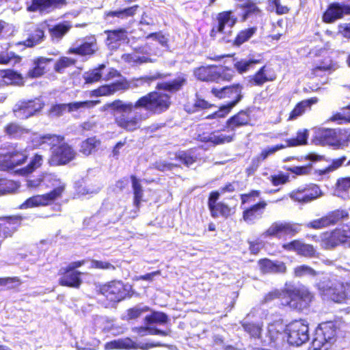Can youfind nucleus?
Segmentation results:
<instances>
[{
	"label": "nucleus",
	"instance_id": "f257e3e1",
	"mask_svg": "<svg viewBox=\"0 0 350 350\" xmlns=\"http://www.w3.org/2000/svg\"><path fill=\"white\" fill-rule=\"evenodd\" d=\"M187 84V76L179 73L171 81L159 82L154 91L139 97L135 103L115 99L107 103L105 107L109 109L113 117L114 123L127 131H134L139 127L142 116L129 115L138 109H144L152 114H161L167 111L172 104L170 94L180 91Z\"/></svg>",
	"mask_w": 350,
	"mask_h": 350
},
{
	"label": "nucleus",
	"instance_id": "f03ea898",
	"mask_svg": "<svg viewBox=\"0 0 350 350\" xmlns=\"http://www.w3.org/2000/svg\"><path fill=\"white\" fill-rule=\"evenodd\" d=\"M94 291L98 303L105 308H116L118 303L132 296L131 286L117 279L98 283Z\"/></svg>",
	"mask_w": 350,
	"mask_h": 350
},
{
	"label": "nucleus",
	"instance_id": "7ed1b4c3",
	"mask_svg": "<svg viewBox=\"0 0 350 350\" xmlns=\"http://www.w3.org/2000/svg\"><path fill=\"white\" fill-rule=\"evenodd\" d=\"M284 297L282 301L283 307L302 312L310 306L314 296V293L304 285L299 286L292 285L284 287Z\"/></svg>",
	"mask_w": 350,
	"mask_h": 350
},
{
	"label": "nucleus",
	"instance_id": "20e7f679",
	"mask_svg": "<svg viewBox=\"0 0 350 350\" xmlns=\"http://www.w3.org/2000/svg\"><path fill=\"white\" fill-rule=\"evenodd\" d=\"M29 159L28 151L17 144H5L0 146V170L8 171L25 164Z\"/></svg>",
	"mask_w": 350,
	"mask_h": 350
},
{
	"label": "nucleus",
	"instance_id": "39448f33",
	"mask_svg": "<svg viewBox=\"0 0 350 350\" xmlns=\"http://www.w3.org/2000/svg\"><path fill=\"white\" fill-rule=\"evenodd\" d=\"M193 75L198 80L201 81L219 83L232 81L235 76V72L229 66L211 64L195 68Z\"/></svg>",
	"mask_w": 350,
	"mask_h": 350
},
{
	"label": "nucleus",
	"instance_id": "423d86ee",
	"mask_svg": "<svg viewBox=\"0 0 350 350\" xmlns=\"http://www.w3.org/2000/svg\"><path fill=\"white\" fill-rule=\"evenodd\" d=\"M86 263L85 259L71 262L62 267L59 272V285L73 288H79L83 283V273L77 269Z\"/></svg>",
	"mask_w": 350,
	"mask_h": 350
},
{
	"label": "nucleus",
	"instance_id": "0eeeda50",
	"mask_svg": "<svg viewBox=\"0 0 350 350\" xmlns=\"http://www.w3.org/2000/svg\"><path fill=\"white\" fill-rule=\"evenodd\" d=\"M243 85L241 83H235L219 88H212L211 93L219 99H230L227 104L223 105V108L231 111L243 98Z\"/></svg>",
	"mask_w": 350,
	"mask_h": 350
},
{
	"label": "nucleus",
	"instance_id": "6e6552de",
	"mask_svg": "<svg viewBox=\"0 0 350 350\" xmlns=\"http://www.w3.org/2000/svg\"><path fill=\"white\" fill-rule=\"evenodd\" d=\"M65 189L66 185L61 183L47 193L37 194L29 197L20 205L19 208L21 209H27L51 205L57 199L62 197Z\"/></svg>",
	"mask_w": 350,
	"mask_h": 350
},
{
	"label": "nucleus",
	"instance_id": "1a4fd4ad",
	"mask_svg": "<svg viewBox=\"0 0 350 350\" xmlns=\"http://www.w3.org/2000/svg\"><path fill=\"white\" fill-rule=\"evenodd\" d=\"M301 231V225L290 221H274L262 234L264 238L293 237Z\"/></svg>",
	"mask_w": 350,
	"mask_h": 350
},
{
	"label": "nucleus",
	"instance_id": "9d476101",
	"mask_svg": "<svg viewBox=\"0 0 350 350\" xmlns=\"http://www.w3.org/2000/svg\"><path fill=\"white\" fill-rule=\"evenodd\" d=\"M337 339V327L332 321L321 323L315 330L312 346L314 350H321L327 343L333 344Z\"/></svg>",
	"mask_w": 350,
	"mask_h": 350
},
{
	"label": "nucleus",
	"instance_id": "9b49d317",
	"mask_svg": "<svg viewBox=\"0 0 350 350\" xmlns=\"http://www.w3.org/2000/svg\"><path fill=\"white\" fill-rule=\"evenodd\" d=\"M285 332L288 342L293 345L299 346L309 340L308 325L303 319L289 323L286 326Z\"/></svg>",
	"mask_w": 350,
	"mask_h": 350
},
{
	"label": "nucleus",
	"instance_id": "f8f14e48",
	"mask_svg": "<svg viewBox=\"0 0 350 350\" xmlns=\"http://www.w3.org/2000/svg\"><path fill=\"white\" fill-rule=\"evenodd\" d=\"M220 193L218 190L211 191L208 196L207 206L213 218L228 219L235 213V208L223 201H219Z\"/></svg>",
	"mask_w": 350,
	"mask_h": 350
},
{
	"label": "nucleus",
	"instance_id": "ddd939ff",
	"mask_svg": "<svg viewBox=\"0 0 350 350\" xmlns=\"http://www.w3.org/2000/svg\"><path fill=\"white\" fill-rule=\"evenodd\" d=\"M136 87H137V84L136 83L133 84L132 79L129 81L124 77L111 83L98 86L97 88L91 90L90 95L94 97L109 96L118 92H124L131 88Z\"/></svg>",
	"mask_w": 350,
	"mask_h": 350
},
{
	"label": "nucleus",
	"instance_id": "4468645a",
	"mask_svg": "<svg viewBox=\"0 0 350 350\" xmlns=\"http://www.w3.org/2000/svg\"><path fill=\"white\" fill-rule=\"evenodd\" d=\"M163 346H165L164 344L161 343L159 341L137 343L133 341L130 338H125L118 340H113L106 342L105 344V349L106 350L131 349L148 350L152 348Z\"/></svg>",
	"mask_w": 350,
	"mask_h": 350
},
{
	"label": "nucleus",
	"instance_id": "2eb2a0df",
	"mask_svg": "<svg viewBox=\"0 0 350 350\" xmlns=\"http://www.w3.org/2000/svg\"><path fill=\"white\" fill-rule=\"evenodd\" d=\"M254 109V107L252 106H247L243 109H240L226 120L224 127L221 131H224L226 129L228 131H234L239 128L251 125Z\"/></svg>",
	"mask_w": 350,
	"mask_h": 350
},
{
	"label": "nucleus",
	"instance_id": "dca6fc26",
	"mask_svg": "<svg viewBox=\"0 0 350 350\" xmlns=\"http://www.w3.org/2000/svg\"><path fill=\"white\" fill-rule=\"evenodd\" d=\"M100 103V100H83L76 101L69 103L53 104L48 110L49 116L60 117L64 114L66 111L69 113L77 111L79 109H90Z\"/></svg>",
	"mask_w": 350,
	"mask_h": 350
},
{
	"label": "nucleus",
	"instance_id": "f3484780",
	"mask_svg": "<svg viewBox=\"0 0 350 350\" xmlns=\"http://www.w3.org/2000/svg\"><path fill=\"white\" fill-rule=\"evenodd\" d=\"M322 195L323 192L319 185L310 183L291 191L290 198L295 202L304 204L310 202Z\"/></svg>",
	"mask_w": 350,
	"mask_h": 350
},
{
	"label": "nucleus",
	"instance_id": "a211bd4d",
	"mask_svg": "<svg viewBox=\"0 0 350 350\" xmlns=\"http://www.w3.org/2000/svg\"><path fill=\"white\" fill-rule=\"evenodd\" d=\"M75 157L76 152L72 146L63 143L53 148L49 162L51 165H64L72 161Z\"/></svg>",
	"mask_w": 350,
	"mask_h": 350
},
{
	"label": "nucleus",
	"instance_id": "6ab92c4d",
	"mask_svg": "<svg viewBox=\"0 0 350 350\" xmlns=\"http://www.w3.org/2000/svg\"><path fill=\"white\" fill-rule=\"evenodd\" d=\"M215 21L210 31V36L213 38L219 33L224 34L226 26L232 28L237 23L238 18L233 14L232 10H226L219 12Z\"/></svg>",
	"mask_w": 350,
	"mask_h": 350
},
{
	"label": "nucleus",
	"instance_id": "aec40b11",
	"mask_svg": "<svg viewBox=\"0 0 350 350\" xmlns=\"http://www.w3.org/2000/svg\"><path fill=\"white\" fill-rule=\"evenodd\" d=\"M345 15H350V3L332 2L327 5L322 14L321 18L323 23L330 24L342 19Z\"/></svg>",
	"mask_w": 350,
	"mask_h": 350
},
{
	"label": "nucleus",
	"instance_id": "412c9836",
	"mask_svg": "<svg viewBox=\"0 0 350 350\" xmlns=\"http://www.w3.org/2000/svg\"><path fill=\"white\" fill-rule=\"evenodd\" d=\"M284 250L295 252L297 255L306 258L317 257L318 253L316 248L312 244L305 243L301 239H293L282 245Z\"/></svg>",
	"mask_w": 350,
	"mask_h": 350
},
{
	"label": "nucleus",
	"instance_id": "4be33fe9",
	"mask_svg": "<svg viewBox=\"0 0 350 350\" xmlns=\"http://www.w3.org/2000/svg\"><path fill=\"white\" fill-rule=\"evenodd\" d=\"M67 5L66 0H31L27 3L26 10L29 12H50L60 9Z\"/></svg>",
	"mask_w": 350,
	"mask_h": 350
},
{
	"label": "nucleus",
	"instance_id": "5701e85b",
	"mask_svg": "<svg viewBox=\"0 0 350 350\" xmlns=\"http://www.w3.org/2000/svg\"><path fill=\"white\" fill-rule=\"evenodd\" d=\"M327 295L336 303L350 302V282H338L334 284L328 288Z\"/></svg>",
	"mask_w": 350,
	"mask_h": 350
},
{
	"label": "nucleus",
	"instance_id": "b1692460",
	"mask_svg": "<svg viewBox=\"0 0 350 350\" xmlns=\"http://www.w3.org/2000/svg\"><path fill=\"white\" fill-rule=\"evenodd\" d=\"M320 57L316 65L310 70L312 77H319L325 73H331L337 68L336 63L327 52L321 54Z\"/></svg>",
	"mask_w": 350,
	"mask_h": 350
},
{
	"label": "nucleus",
	"instance_id": "393cba45",
	"mask_svg": "<svg viewBox=\"0 0 350 350\" xmlns=\"http://www.w3.org/2000/svg\"><path fill=\"white\" fill-rule=\"evenodd\" d=\"M37 99L22 100L17 103L13 109L14 116L20 119H27L38 112L42 107L36 106Z\"/></svg>",
	"mask_w": 350,
	"mask_h": 350
},
{
	"label": "nucleus",
	"instance_id": "a878e982",
	"mask_svg": "<svg viewBox=\"0 0 350 350\" xmlns=\"http://www.w3.org/2000/svg\"><path fill=\"white\" fill-rule=\"evenodd\" d=\"M96 39L94 36H91L85 38L79 45L70 47L67 51V53L81 57L92 56L96 51Z\"/></svg>",
	"mask_w": 350,
	"mask_h": 350
},
{
	"label": "nucleus",
	"instance_id": "bb28decb",
	"mask_svg": "<svg viewBox=\"0 0 350 350\" xmlns=\"http://www.w3.org/2000/svg\"><path fill=\"white\" fill-rule=\"evenodd\" d=\"M277 78L275 73L267 72V66L263 65L253 75L247 77V84L251 87H262L267 82H272Z\"/></svg>",
	"mask_w": 350,
	"mask_h": 350
},
{
	"label": "nucleus",
	"instance_id": "cd10ccee",
	"mask_svg": "<svg viewBox=\"0 0 350 350\" xmlns=\"http://www.w3.org/2000/svg\"><path fill=\"white\" fill-rule=\"evenodd\" d=\"M219 132L220 131L203 132L202 133L198 135L197 139L200 142L210 144L213 146L230 143L233 141L234 138V134L223 135L220 134Z\"/></svg>",
	"mask_w": 350,
	"mask_h": 350
},
{
	"label": "nucleus",
	"instance_id": "c85d7f7f",
	"mask_svg": "<svg viewBox=\"0 0 350 350\" xmlns=\"http://www.w3.org/2000/svg\"><path fill=\"white\" fill-rule=\"evenodd\" d=\"M258 265L262 273H285L287 271L284 262L272 260L267 258L258 260Z\"/></svg>",
	"mask_w": 350,
	"mask_h": 350
},
{
	"label": "nucleus",
	"instance_id": "c756f323",
	"mask_svg": "<svg viewBox=\"0 0 350 350\" xmlns=\"http://www.w3.org/2000/svg\"><path fill=\"white\" fill-rule=\"evenodd\" d=\"M347 242V241L340 227L334 229L330 232H325L322 239V243L325 249H332Z\"/></svg>",
	"mask_w": 350,
	"mask_h": 350
},
{
	"label": "nucleus",
	"instance_id": "7c9ffc66",
	"mask_svg": "<svg viewBox=\"0 0 350 350\" xmlns=\"http://www.w3.org/2000/svg\"><path fill=\"white\" fill-rule=\"evenodd\" d=\"M267 206V203L265 200H260L245 208L242 214L243 219L247 223H254L255 219L261 217Z\"/></svg>",
	"mask_w": 350,
	"mask_h": 350
},
{
	"label": "nucleus",
	"instance_id": "2f4dec72",
	"mask_svg": "<svg viewBox=\"0 0 350 350\" xmlns=\"http://www.w3.org/2000/svg\"><path fill=\"white\" fill-rule=\"evenodd\" d=\"M53 61L52 58L39 56L33 59V66L26 74L27 79L39 78L46 72V64Z\"/></svg>",
	"mask_w": 350,
	"mask_h": 350
},
{
	"label": "nucleus",
	"instance_id": "473e14b6",
	"mask_svg": "<svg viewBox=\"0 0 350 350\" xmlns=\"http://www.w3.org/2000/svg\"><path fill=\"white\" fill-rule=\"evenodd\" d=\"M45 33L44 29L38 25L33 27L27 34L25 40L20 42L18 44L26 48H33L44 41Z\"/></svg>",
	"mask_w": 350,
	"mask_h": 350
},
{
	"label": "nucleus",
	"instance_id": "72a5a7b5",
	"mask_svg": "<svg viewBox=\"0 0 350 350\" xmlns=\"http://www.w3.org/2000/svg\"><path fill=\"white\" fill-rule=\"evenodd\" d=\"M318 101L319 98L317 97H311L298 102L289 113L287 120L291 121L296 119L299 116H301L306 111L310 110L312 105L317 103Z\"/></svg>",
	"mask_w": 350,
	"mask_h": 350
},
{
	"label": "nucleus",
	"instance_id": "f704fd0d",
	"mask_svg": "<svg viewBox=\"0 0 350 350\" xmlns=\"http://www.w3.org/2000/svg\"><path fill=\"white\" fill-rule=\"evenodd\" d=\"M239 2L237 8L243 10L241 14V21L245 22L252 15H260L262 10L257 6L254 0H237Z\"/></svg>",
	"mask_w": 350,
	"mask_h": 350
},
{
	"label": "nucleus",
	"instance_id": "c9c22d12",
	"mask_svg": "<svg viewBox=\"0 0 350 350\" xmlns=\"http://www.w3.org/2000/svg\"><path fill=\"white\" fill-rule=\"evenodd\" d=\"M104 33L107 35L106 43L111 48L116 47L120 42L127 39L128 32L126 28L107 29L105 30Z\"/></svg>",
	"mask_w": 350,
	"mask_h": 350
},
{
	"label": "nucleus",
	"instance_id": "e433bc0d",
	"mask_svg": "<svg viewBox=\"0 0 350 350\" xmlns=\"http://www.w3.org/2000/svg\"><path fill=\"white\" fill-rule=\"evenodd\" d=\"M314 140L321 145H334L338 142L336 133L332 129H319L315 132Z\"/></svg>",
	"mask_w": 350,
	"mask_h": 350
},
{
	"label": "nucleus",
	"instance_id": "4c0bfd02",
	"mask_svg": "<svg viewBox=\"0 0 350 350\" xmlns=\"http://www.w3.org/2000/svg\"><path fill=\"white\" fill-rule=\"evenodd\" d=\"M260 55L258 57H254V55H249L247 59H241L234 64V68L237 72L240 75L248 72L254 66L259 64L262 62V58H260Z\"/></svg>",
	"mask_w": 350,
	"mask_h": 350
},
{
	"label": "nucleus",
	"instance_id": "58836bf2",
	"mask_svg": "<svg viewBox=\"0 0 350 350\" xmlns=\"http://www.w3.org/2000/svg\"><path fill=\"white\" fill-rule=\"evenodd\" d=\"M130 179L133 193V204L137 209H139L144 196V190L140 180L135 175H131Z\"/></svg>",
	"mask_w": 350,
	"mask_h": 350
},
{
	"label": "nucleus",
	"instance_id": "ea45409f",
	"mask_svg": "<svg viewBox=\"0 0 350 350\" xmlns=\"http://www.w3.org/2000/svg\"><path fill=\"white\" fill-rule=\"evenodd\" d=\"M101 142L96 136L88 137L81 142L79 152L85 156H89L97 150Z\"/></svg>",
	"mask_w": 350,
	"mask_h": 350
},
{
	"label": "nucleus",
	"instance_id": "a19ab883",
	"mask_svg": "<svg viewBox=\"0 0 350 350\" xmlns=\"http://www.w3.org/2000/svg\"><path fill=\"white\" fill-rule=\"evenodd\" d=\"M308 137V129H299L297 131L295 137L286 139V147H296L307 145Z\"/></svg>",
	"mask_w": 350,
	"mask_h": 350
},
{
	"label": "nucleus",
	"instance_id": "79ce46f5",
	"mask_svg": "<svg viewBox=\"0 0 350 350\" xmlns=\"http://www.w3.org/2000/svg\"><path fill=\"white\" fill-rule=\"evenodd\" d=\"M43 157L42 155L36 153L31 157L29 163L25 166L17 171V173L21 176H27L33 172L36 169L42 165Z\"/></svg>",
	"mask_w": 350,
	"mask_h": 350
},
{
	"label": "nucleus",
	"instance_id": "37998d69",
	"mask_svg": "<svg viewBox=\"0 0 350 350\" xmlns=\"http://www.w3.org/2000/svg\"><path fill=\"white\" fill-rule=\"evenodd\" d=\"M139 8L138 5H134L131 7L120 9L115 11H107L104 13L103 18L105 20H108L110 17H117L119 18H128L133 16L137 9Z\"/></svg>",
	"mask_w": 350,
	"mask_h": 350
},
{
	"label": "nucleus",
	"instance_id": "c03bdc74",
	"mask_svg": "<svg viewBox=\"0 0 350 350\" xmlns=\"http://www.w3.org/2000/svg\"><path fill=\"white\" fill-rule=\"evenodd\" d=\"M256 31L257 27L255 26L241 29L237 33L234 39L232 40V45L237 47L240 46L253 37Z\"/></svg>",
	"mask_w": 350,
	"mask_h": 350
},
{
	"label": "nucleus",
	"instance_id": "a18cd8bd",
	"mask_svg": "<svg viewBox=\"0 0 350 350\" xmlns=\"http://www.w3.org/2000/svg\"><path fill=\"white\" fill-rule=\"evenodd\" d=\"M350 190V176L340 177L334 187V193L341 198L348 196Z\"/></svg>",
	"mask_w": 350,
	"mask_h": 350
},
{
	"label": "nucleus",
	"instance_id": "49530a36",
	"mask_svg": "<svg viewBox=\"0 0 350 350\" xmlns=\"http://www.w3.org/2000/svg\"><path fill=\"white\" fill-rule=\"evenodd\" d=\"M3 129L5 133L13 139H18L23 134L29 133L28 129L21 127L18 124L13 122L5 124Z\"/></svg>",
	"mask_w": 350,
	"mask_h": 350
},
{
	"label": "nucleus",
	"instance_id": "de8ad7c7",
	"mask_svg": "<svg viewBox=\"0 0 350 350\" xmlns=\"http://www.w3.org/2000/svg\"><path fill=\"white\" fill-rule=\"evenodd\" d=\"M328 226H332L337 224L342 219L349 217V212L345 208H337L328 212L325 215Z\"/></svg>",
	"mask_w": 350,
	"mask_h": 350
},
{
	"label": "nucleus",
	"instance_id": "09e8293b",
	"mask_svg": "<svg viewBox=\"0 0 350 350\" xmlns=\"http://www.w3.org/2000/svg\"><path fill=\"white\" fill-rule=\"evenodd\" d=\"M170 76H171L170 73H161L160 72H156L153 75L141 76L138 78H133L132 81L133 82V84H135L136 83L137 84V86L139 85H142L145 83L150 85V83H152L153 81H154L156 80L164 79Z\"/></svg>",
	"mask_w": 350,
	"mask_h": 350
},
{
	"label": "nucleus",
	"instance_id": "8fccbe9b",
	"mask_svg": "<svg viewBox=\"0 0 350 350\" xmlns=\"http://www.w3.org/2000/svg\"><path fill=\"white\" fill-rule=\"evenodd\" d=\"M176 160L178 161L185 166H190L197 161V157L193 154L192 149L187 151L182 150L175 154Z\"/></svg>",
	"mask_w": 350,
	"mask_h": 350
},
{
	"label": "nucleus",
	"instance_id": "3c124183",
	"mask_svg": "<svg viewBox=\"0 0 350 350\" xmlns=\"http://www.w3.org/2000/svg\"><path fill=\"white\" fill-rule=\"evenodd\" d=\"M20 187V185L12 180L5 178H0V196L15 193Z\"/></svg>",
	"mask_w": 350,
	"mask_h": 350
},
{
	"label": "nucleus",
	"instance_id": "603ef678",
	"mask_svg": "<svg viewBox=\"0 0 350 350\" xmlns=\"http://www.w3.org/2000/svg\"><path fill=\"white\" fill-rule=\"evenodd\" d=\"M284 288L282 290L273 289L266 293L260 300L261 304H269L275 299H279L282 306V301L284 300Z\"/></svg>",
	"mask_w": 350,
	"mask_h": 350
},
{
	"label": "nucleus",
	"instance_id": "864d4df0",
	"mask_svg": "<svg viewBox=\"0 0 350 350\" xmlns=\"http://www.w3.org/2000/svg\"><path fill=\"white\" fill-rule=\"evenodd\" d=\"M77 60L66 56L60 57L54 65V70L57 73H63L69 67L75 66Z\"/></svg>",
	"mask_w": 350,
	"mask_h": 350
},
{
	"label": "nucleus",
	"instance_id": "5fc2aeb1",
	"mask_svg": "<svg viewBox=\"0 0 350 350\" xmlns=\"http://www.w3.org/2000/svg\"><path fill=\"white\" fill-rule=\"evenodd\" d=\"M169 319L167 315L163 312L153 311L150 314L147 315L144 321L146 324H165L167 323Z\"/></svg>",
	"mask_w": 350,
	"mask_h": 350
},
{
	"label": "nucleus",
	"instance_id": "6e6d98bb",
	"mask_svg": "<svg viewBox=\"0 0 350 350\" xmlns=\"http://www.w3.org/2000/svg\"><path fill=\"white\" fill-rule=\"evenodd\" d=\"M0 76L7 84H13L23 79L20 73L11 69L0 70Z\"/></svg>",
	"mask_w": 350,
	"mask_h": 350
},
{
	"label": "nucleus",
	"instance_id": "4d7b16f0",
	"mask_svg": "<svg viewBox=\"0 0 350 350\" xmlns=\"http://www.w3.org/2000/svg\"><path fill=\"white\" fill-rule=\"evenodd\" d=\"M70 28L71 26L69 24L59 23L50 29L49 31L53 38L60 39L68 33Z\"/></svg>",
	"mask_w": 350,
	"mask_h": 350
},
{
	"label": "nucleus",
	"instance_id": "13d9d810",
	"mask_svg": "<svg viewBox=\"0 0 350 350\" xmlns=\"http://www.w3.org/2000/svg\"><path fill=\"white\" fill-rule=\"evenodd\" d=\"M245 332L250 335L251 337L259 338L262 332V326L258 323L252 322H246L242 324Z\"/></svg>",
	"mask_w": 350,
	"mask_h": 350
},
{
	"label": "nucleus",
	"instance_id": "bf43d9fd",
	"mask_svg": "<svg viewBox=\"0 0 350 350\" xmlns=\"http://www.w3.org/2000/svg\"><path fill=\"white\" fill-rule=\"evenodd\" d=\"M90 262V268L94 269L109 270L114 271L117 269L116 266L109 261L92 259Z\"/></svg>",
	"mask_w": 350,
	"mask_h": 350
},
{
	"label": "nucleus",
	"instance_id": "052dcab7",
	"mask_svg": "<svg viewBox=\"0 0 350 350\" xmlns=\"http://www.w3.org/2000/svg\"><path fill=\"white\" fill-rule=\"evenodd\" d=\"M293 273L295 277L301 278L305 275L316 276L317 272L307 265H301L294 268Z\"/></svg>",
	"mask_w": 350,
	"mask_h": 350
},
{
	"label": "nucleus",
	"instance_id": "680f3d73",
	"mask_svg": "<svg viewBox=\"0 0 350 350\" xmlns=\"http://www.w3.org/2000/svg\"><path fill=\"white\" fill-rule=\"evenodd\" d=\"M102 72L96 70H91L83 74V78L85 84H93L100 81L102 79Z\"/></svg>",
	"mask_w": 350,
	"mask_h": 350
},
{
	"label": "nucleus",
	"instance_id": "e2e57ef3",
	"mask_svg": "<svg viewBox=\"0 0 350 350\" xmlns=\"http://www.w3.org/2000/svg\"><path fill=\"white\" fill-rule=\"evenodd\" d=\"M346 159L347 157L345 155H342L339 158L333 159L327 167L323 170H319V174H324L338 169L342 165Z\"/></svg>",
	"mask_w": 350,
	"mask_h": 350
},
{
	"label": "nucleus",
	"instance_id": "0e129e2a",
	"mask_svg": "<svg viewBox=\"0 0 350 350\" xmlns=\"http://www.w3.org/2000/svg\"><path fill=\"white\" fill-rule=\"evenodd\" d=\"M312 167V163H309L305 165L288 167L286 170L297 176H304L310 173Z\"/></svg>",
	"mask_w": 350,
	"mask_h": 350
},
{
	"label": "nucleus",
	"instance_id": "69168bd1",
	"mask_svg": "<svg viewBox=\"0 0 350 350\" xmlns=\"http://www.w3.org/2000/svg\"><path fill=\"white\" fill-rule=\"evenodd\" d=\"M270 3L275 7V12L278 15L288 14L291 8L287 5H282L281 0H269Z\"/></svg>",
	"mask_w": 350,
	"mask_h": 350
},
{
	"label": "nucleus",
	"instance_id": "338daca9",
	"mask_svg": "<svg viewBox=\"0 0 350 350\" xmlns=\"http://www.w3.org/2000/svg\"><path fill=\"white\" fill-rule=\"evenodd\" d=\"M286 148V146L285 145H283L282 144H276L273 146H271V147H268V148H266L265 149H263L260 152V154H258V156L263 160L265 161L269 156L271 155V154H273L275 152H276L277 151L280 150H282V149H284Z\"/></svg>",
	"mask_w": 350,
	"mask_h": 350
},
{
	"label": "nucleus",
	"instance_id": "774afa93",
	"mask_svg": "<svg viewBox=\"0 0 350 350\" xmlns=\"http://www.w3.org/2000/svg\"><path fill=\"white\" fill-rule=\"evenodd\" d=\"M149 310L150 308L148 306H145L144 308L133 307L129 308L126 310L127 319L129 320L135 319L139 317L142 313L147 312Z\"/></svg>",
	"mask_w": 350,
	"mask_h": 350
}]
</instances>
